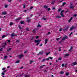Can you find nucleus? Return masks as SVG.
Here are the masks:
<instances>
[{
    "label": "nucleus",
    "instance_id": "1",
    "mask_svg": "<svg viewBox=\"0 0 77 77\" xmlns=\"http://www.w3.org/2000/svg\"><path fill=\"white\" fill-rule=\"evenodd\" d=\"M41 40H35V43H37L36 45H37V46H38V45L39 44V42H41Z\"/></svg>",
    "mask_w": 77,
    "mask_h": 77
},
{
    "label": "nucleus",
    "instance_id": "2",
    "mask_svg": "<svg viewBox=\"0 0 77 77\" xmlns=\"http://www.w3.org/2000/svg\"><path fill=\"white\" fill-rule=\"evenodd\" d=\"M68 36H66V35H65L64 37H63V38H62V40H61V42H62L63 41H65V39H68Z\"/></svg>",
    "mask_w": 77,
    "mask_h": 77
},
{
    "label": "nucleus",
    "instance_id": "3",
    "mask_svg": "<svg viewBox=\"0 0 77 77\" xmlns=\"http://www.w3.org/2000/svg\"><path fill=\"white\" fill-rule=\"evenodd\" d=\"M17 57H19V59H21V58L23 57L24 55H23V54H21L20 55H18L17 56Z\"/></svg>",
    "mask_w": 77,
    "mask_h": 77
},
{
    "label": "nucleus",
    "instance_id": "4",
    "mask_svg": "<svg viewBox=\"0 0 77 77\" xmlns=\"http://www.w3.org/2000/svg\"><path fill=\"white\" fill-rule=\"evenodd\" d=\"M77 65L76 62H74L71 64L72 66H75V65Z\"/></svg>",
    "mask_w": 77,
    "mask_h": 77
},
{
    "label": "nucleus",
    "instance_id": "5",
    "mask_svg": "<svg viewBox=\"0 0 77 77\" xmlns=\"http://www.w3.org/2000/svg\"><path fill=\"white\" fill-rule=\"evenodd\" d=\"M70 9H73L74 8V6L72 5V4H70Z\"/></svg>",
    "mask_w": 77,
    "mask_h": 77
},
{
    "label": "nucleus",
    "instance_id": "6",
    "mask_svg": "<svg viewBox=\"0 0 77 77\" xmlns=\"http://www.w3.org/2000/svg\"><path fill=\"white\" fill-rule=\"evenodd\" d=\"M44 54V52H41L40 51V52H39V53L37 54V55L38 56V55H42V54Z\"/></svg>",
    "mask_w": 77,
    "mask_h": 77
},
{
    "label": "nucleus",
    "instance_id": "7",
    "mask_svg": "<svg viewBox=\"0 0 77 77\" xmlns=\"http://www.w3.org/2000/svg\"><path fill=\"white\" fill-rule=\"evenodd\" d=\"M16 36V35L14 33H12L11 35V36L12 38H13L14 36Z\"/></svg>",
    "mask_w": 77,
    "mask_h": 77
},
{
    "label": "nucleus",
    "instance_id": "8",
    "mask_svg": "<svg viewBox=\"0 0 77 77\" xmlns=\"http://www.w3.org/2000/svg\"><path fill=\"white\" fill-rule=\"evenodd\" d=\"M26 19L27 20V22H30V21L31 20V19H29V17H27Z\"/></svg>",
    "mask_w": 77,
    "mask_h": 77
},
{
    "label": "nucleus",
    "instance_id": "9",
    "mask_svg": "<svg viewBox=\"0 0 77 77\" xmlns=\"http://www.w3.org/2000/svg\"><path fill=\"white\" fill-rule=\"evenodd\" d=\"M60 15L62 17H65V16L63 15V13H60Z\"/></svg>",
    "mask_w": 77,
    "mask_h": 77
},
{
    "label": "nucleus",
    "instance_id": "10",
    "mask_svg": "<svg viewBox=\"0 0 77 77\" xmlns=\"http://www.w3.org/2000/svg\"><path fill=\"white\" fill-rule=\"evenodd\" d=\"M22 18L21 17H20L18 19H16L15 20V21H16V22H17V21H18L19 20H20V19H21Z\"/></svg>",
    "mask_w": 77,
    "mask_h": 77
},
{
    "label": "nucleus",
    "instance_id": "11",
    "mask_svg": "<svg viewBox=\"0 0 77 77\" xmlns=\"http://www.w3.org/2000/svg\"><path fill=\"white\" fill-rule=\"evenodd\" d=\"M36 29H34L32 31L33 33H36Z\"/></svg>",
    "mask_w": 77,
    "mask_h": 77
},
{
    "label": "nucleus",
    "instance_id": "12",
    "mask_svg": "<svg viewBox=\"0 0 77 77\" xmlns=\"http://www.w3.org/2000/svg\"><path fill=\"white\" fill-rule=\"evenodd\" d=\"M45 44H47V42H48V39H45Z\"/></svg>",
    "mask_w": 77,
    "mask_h": 77
},
{
    "label": "nucleus",
    "instance_id": "13",
    "mask_svg": "<svg viewBox=\"0 0 77 77\" xmlns=\"http://www.w3.org/2000/svg\"><path fill=\"white\" fill-rule=\"evenodd\" d=\"M72 17H71V18L69 19V20H68V21L69 22V23H70V22H71V20H72Z\"/></svg>",
    "mask_w": 77,
    "mask_h": 77
},
{
    "label": "nucleus",
    "instance_id": "14",
    "mask_svg": "<svg viewBox=\"0 0 77 77\" xmlns=\"http://www.w3.org/2000/svg\"><path fill=\"white\" fill-rule=\"evenodd\" d=\"M43 7H44V8H45L46 9H47V8H48V6H47L46 5H45V6H43Z\"/></svg>",
    "mask_w": 77,
    "mask_h": 77
},
{
    "label": "nucleus",
    "instance_id": "15",
    "mask_svg": "<svg viewBox=\"0 0 77 77\" xmlns=\"http://www.w3.org/2000/svg\"><path fill=\"white\" fill-rule=\"evenodd\" d=\"M11 50H12V48H9L7 50V51H8V52H10V51H11Z\"/></svg>",
    "mask_w": 77,
    "mask_h": 77
},
{
    "label": "nucleus",
    "instance_id": "16",
    "mask_svg": "<svg viewBox=\"0 0 77 77\" xmlns=\"http://www.w3.org/2000/svg\"><path fill=\"white\" fill-rule=\"evenodd\" d=\"M21 24H24L25 22L24 21H21L20 22Z\"/></svg>",
    "mask_w": 77,
    "mask_h": 77
},
{
    "label": "nucleus",
    "instance_id": "17",
    "mask_svg": "<svg viewBox=\"0 0 77 77\" xmlns=\"http://www.w3.org/2000/svg\"><path fill=\"white\" fill-rule=\"evenodd\" d=\"M2 14L3 15H6V14H7V13H6V12L5 11L3 12Z\"/></svg>",
    "mask_w": 77,
    "mask_h": 77
},
{
    "label": "nucleus",
    "instance_id": "18",
    "mask_svg": "<svg viewBox=\"0 0 77 77\" xmlns=\"http://www.w3.org/2000/svg\"><path fill=\"white\" fill-rule=\"evenodd\" d=\"M69 28V27L68 26L66 28H65L64 30V31H65V30H67V29H68V28Z\"/></svg>",
    "mask_w": 77,
    "mask_h": 77
},
{
    "label": "nucleus",
    "instance_id": "19",
    "mask_svg": "<svg viewBox=\"0 0 77 77\" xmlns=\"http://www.w3.org/2000/svg\"><path fill=\"white\" fill-rule=\"evenodd\" d=\"M15 63H18L20 62V60H17V61H16L15 62Z\"/></svg>",
    "mask_w": 77,
    "mask_h": 77
},
{
    "label": "nucleus",
    "instance_id": "20",
    "mask_svg": "<svg viewBox=\"0 0 77 77\" xmlns=\"http://www.w3.org/2000/svg\"><path fill=\"white\" fill-rule=\"evenodd\" d=\"M56 18H61V16H56Z\"/></svg>",
    "mask_w": 77,
    "mask_h": 77
},
{
    "label": "nucleus",
    "instance_id": "21",
    "mask_svg": "<svg viewBox=\"0 0 77 77\" xmlns=\"http://www.w3.org/2000/svg\"><path fill=\"white\" fill-rule=\"evenodd\" d=\"M42 19H43V20H47L46 18H45L44 17H43V18H42Z\"/></svg>",
    "mask_w": 77,
    "mask_h": 77
},
{
    "label": "nucleus",
    "instance_id": "22",
    "mask_svg": "<svg viewBox=\"0 0 77 77\" xmlns=\"http://www.w3.org/2000/svg\"><path fill=\"white\" fill-rule=\"evenodd\" d=\"M41 27V25L39 24H38V25L37 26V27Z\"/></svg>",
    "mask_w": 77,
    "mask_h": 77
},
{
    "label": "nucleus",
    "instance_id": "23",
    "mask_svg": "<svg viewBox=\"0 0 77 77\" xmlns=\"http://www.w3.org/2000/svg\"><path fill=\"white\" fill-rule=\"evenodd\" d=\"M60 73L61 74H64V72L63 71L61 72H60Z\"/></svg>",
    "mask_w": 77,
    "mask_h": 77
},
{
    "label": "nucleus",
    "instance_id": "24",
    "mask_svg": "<svg viewBox=\"0 0 77 77\" xmlns=\"http://www.w3.org/2000/svg\"><path fill=\"white\" fill-rule=\"evenodd\" d=\"M69 54H66L65 55L64 57H65V56H69Z\"/></svg>",
    "mask_w": 77,
    "mask_h": 77
},
{
    "label": "nucleus",
    "instance_id": "25",
    "mask_svg": "<svg viewBox=\"0 0 77 77\" xmlns=\"http://www.w3.org/2000/svg\"><path fill=\"white\" fill-rule=\"evenodd\" d=\"M65 5H66V2H63V3L62 5H63V6H65Z\"/></svg>",
    "mask_w": 77,
    "mask_h": 77
},
{
    "label": "nucleus",
    "instance_id": "26",
    "mask_svg": "<svg viewBox=\"0 0 77 77\" xmlns=\"http://www.w3.org/2000/svg\"><path fill=\"white\" fill-rule=\"evenodd\" d=\"M18 27L20 30H21V29H22V28H21V26H18Z\"/></svg>",
    "mask_w": 77,
    "mask_h": 77
},
{
    "label": "nucleus",
    "instance_id": "27",
    "mask_svg": "<svg viewBox=\"0 0 77 77\" xmlns=\"http://www.w3.org/2000/svg\"><path fill=\"white\" fill-rule=\"evenodd\" d=\"M58 60H62V58L61 57H59L58 59Z\"/></svg>",
    "mask_w": 77,
    "mask_h": 77
},
{
    "label": "nucleus",
    "instance_id": "28",
    "mask_svg": "<svg viewBox=\"0 0 77 77\" xmlns=\"http://www.w3.org/2000/svg\"><path fill=\"white\" fill-rule=\"evenodd\" d=\"M72 28L73 29H75L76 28V27L75 26H72Z\"/></svg>",
    "mask_w": 77,
    "mask_h": 77
},
{
    "label": "nucleus",
    "instance_id": "29",
    "mask_svg": "<svg viewBox=\"0 0 77 77\" xmlns=\"http://www.w3.org/2000/svg\"><path fill=\"white\" fill-rule=\"evenodd\" d=\"M72 47H71L70 48V49L69 50V51H70L71 50H72Z\"/></svg>",
    "mask_w": 77,
    "mask_h": 77
},
{
    "label": "nucleus",
    "instance_id": "30",
    "mask_svg": "<svg viewBox=\"0 0 77 77\" xmlns=\"http://www.w3.org/2000/svg\"><path fill=\"white\" fill-rule=\"evenodd\" d=\"M50 53V52H49L48 53H47L46 54V56H47Z\"/></svg>",
    "mask_w": 77,
    "mask_h": 77
},
{
    "label": "nucleus",
    "instance_id": "31",
    "mask_svg": "<svg viewBox=\"0 0 77 77\" xmlns=\"http://www.w3.org/2000/svg\"><path fill=\"white\" fill-rule=\"evenodd\" d=\"M61 8H60L59 9H58V12H60L61 11Z\"/></svg>",
    "mask_w": 77,
    "mask_h": 77
},
{
    "label": "nucleus",
    "instance_id": "32",
    "mask_svg": "<svg viewBox=\"0 0 77 77\" xmlns=\"http://www.w3.org/2000/svg\"><path fill=\"white\" fill-rule=\"evenodd\" d=\"M44 61H45V59H43L42 61V62H44Z\"/></svg>",
    "mask_w": 77,
    "mask_h": 77
},
{
    "label": "nucleus",
    "instance_id": "33",
    "mask_svg": "<svg viewBox=\"0 0 77 77\" xmlns=\"http://www.w3.org/2000/svg\"><path fill=\"white\" fill-rule=\"evenodd\" d=\"M68 75H69V73H68L67 72L66 73V76H68Z\"/></svg>",
    "mask_w": 77,
    "mask_h": 77
},
{
    "label": "nucleus",
    "instance_id": "34",
    "mask_svg": "<svg viewBox=\"0 0 77 77\" xmlns=\"http://www.w3.org/2000/svg\"><path fill=\"white\" fill-rule=\"evenodd\" d=\"M5 37H6L5 35H3L2 37V38H4Z\"/></svg>",
    "mask_w": 77,
    "mask_h": 77
},
{
    "label": "nucleus",
    "instance_id": "35",
    "mask_svg": "<svg viewBox=\"0 0 77 77\" xmlns=\"http://www.w3.org/2000/svg\"><path fill=\"white\" fill-rule=\"evenodd\" d=\"M24 74V73H23L22 74H20V77H21V76H22V75H23Z\"/></svg>",
    "mask_w": 77,
    "mask_h": 77
},
{
    "label": "nucleus",
    "instance_id": "36",
    "mask_svg": "<svg viewBox=\"0 0 77 77\" xmlns=\"http://www.w3.org/2000/svg\"><path fill=\"white\" fill-rule=\"evenodd\" d=\"M26 31H29V28H26Z\"/></svg>",
    "mask_w": 77,
    "mask_h": 77
},
{
    "label": "nucleus",
    "instance_id": "37",
    "mask_svg": "<svg viewBox=\"0 0 77 77\" xmlns=\"http://www.w3.org/2000/svg\"><path fill=\"white\" fill-rule=\"evenodd\" d=\"M8 5H5V8H8Z\"/></svg>",
    "mask_w": 77,
    "mask_h": 77
},
{
    "label": "nucleus",
    "instance_id": "38",
    "mask_svg": "<svg viewBox=\"0 0 77 77\" xmlns=\"http://www.w3.org/2000/svg\"><path fill=\"white\" fill-rule=\"evenodd\" d=\"M25 77H30V75H26L25 76Z\"/></svg>",
    "mask_w": 77,
    "mask_h": 77
},
{
    "label": "nucleus",
    "instance_id": "39",
    "mask_svg": "<svg viewBox=\"0 0 77 77\" xmlns=\"http://www.w3.org/2000/svg\"><path fill=\"white\" fill-rule=\"evenodd\" d=\"M30 64H32V62H33V61L30 60Z\"/></svg>",
    "mask_w": 77,
    "mask_h": 77
},
{
    "label": "nucleus",
    "instance_id": "40",
    "mask_svg": "<svg viewBox=\"0 0 77 77\" xmlns=\"http://www.w3.org/2000/svg\"><path fill=\"white\" fill-rule=\"evenodd\" d=\"M55 9H56V8H55V7H54L52 8L53 10H55Z\"/></svg>",
    "mask_w": 77,
    "mask_h": 77
},
{
    "label": "nucleus",
    "instance_id": "41",
    "mask_svg": "<svg viewBox=\"0 0 77 77\" xmlns=\"http://www.w3.org/2000/svg\"><path fill=\"white\" fill-rule=\"evenodd\" d=\"M12 24H13V23H12V22L10 23V26H11V25H12Z\"/></svg>",
    "mask_w": 77,
    "mask_h": 77
},
{
    "label": "nucleus",
    "instance_id": "42",
    "mask_svg": "<svg viewBox=\"0 0 77 77\" xmlns=\"http://www.w3.org/2000/svg\"><path fill=\"white\" fill-rule=\"evenodd\" d=\"M59 39H60V38H56V40L57 41H59Z\"/></svg>",
    "mask_w": 77,
    "mask_h": 77
},
{
    "label": "nucleus",
    "instance_id": "43",
    "mask_svg": "<svg viewBox=\"0 0 77 77\" xmlns=\"http://www.w3.org/2000/svg\"><path fill=\"white\" fill-rule=\"evenodd\" d=\"M43 68V66H41L40 67V69H41V68Z\"/></svg>",
    "mask_w": 77,
    "mask_h": 77
},
{
    "label": "nucleus",
    "instance_id": "44",
    "mask_svg": "<svg viewBox=\"0 0 77 77\" xmlns=\"http://www.w3.org/2000/svg\"><path fill=\"white\" fill-rule=\"evenodd\" d=\"M71 35H72V32L69 35V36H71Z\"/></svg>",
    "mask_w": 77,
    "mask_h": 77
},
{
    "label": "nucleus",
    "instance_id": "45",
    "mask_svg": "<svg viewBox=\"0 0 77 77\" xmlns=\"http://www.w3.org/2000/svg\"><path fill=\"white\" fill-rule=\"evenodd\" d=\"M33 8V7H31L29 8V9H32Z\"/></svg>",
    "mask_w": 77,
    "mask_h": 77
},
{
    "label": "nucleus",
    "instance_id": "46",
    "mask_svg": "<svg viewBox=\"0 0 77 77\" xmlns=\"http://www.w3.org/2000/svg\"><path fill=\"white\" fill-rule=\"evenodd\" d=\"M61 47H60L59 49V51H61Z\"/></svg>",
    "mask_w": 77,
    "mask_h": 77
},
{
    "label": "nucleus",
    "instance_id": "47",
    "mask_svg": "<svg viewBox=\"0 0 77 77\" xmlns=\"http://www.w3.org/2000/svg\"><path fill=\"white\" fill-rule=\"evenodd\" d=\"M64 11H65V10H63L61 11L60 13H62L63 12H64Z\"/></svg>",
    "mask_w": 77,
    "mask_h": 77
},
{
    "label": "nucleus",
    "instance_id": "48",
    "mask_svg": "<svg viewBox=\"0 0 77 77\" xmlns=\"http://www.w3.org/2000/svg\"><path fill=\"white\" fill-rule=\"evenodd\" d=\"M3 51V48H1L0 50V51Z\"/></svg>",
    "mask_w": 77,
    "mask_h": 77
},
{
    "label": "nucleus",
    "instance_id": "49",
    "mask_svg": "<svg viewBox=\"0 0 77 77\" xmlns=\"http://www.w3.org/2000/svg\"><path fill=\"white\" fill-rule=\"evenodd\" d=\"M73 17H77V14H75V15H74Z\"/></svg>",
    "mask_w": 77,
    "mask_h": 77
},
{
    "label": "nucleus",
    "instance_id": "50",
    "mask_svg": "<svg viewBox=\"0 0 77 77\" xmlns=\"http://www.w3.org/2000/svg\"><path fill=\"white\" fill-rule=\"evenodd\" d=\"M66 66H67V64L66 63L64 65V66H65V67H66Z\"/></svg>",
    "mask_w": 77,
    "mask_h": 77
},
{
    "label": "nucleus",
    "instance_id": "51",
    "mask_svg": "<svg viewBox=\"0 0 77 77\" xmlns=\"http://www.w3.org/2000/svg\"><path fill=\"white\" fill-rule=\"evenodd\" d=\"M62 29V28H60V29H59V31H60V32H61Z\"/></svg>",
    "mask_w": 77,
    "mask_h": 77
},
{
    "label": "nucleus",
    "instance_id": "52",
    "mask_svg": "<svg viewBox=\"0 0 77 77\" xmlns=\"http://www.w3.org/2000/svg\"><path fill=\"white\" fill-rule=\"evenodd\" d=\"M73 29L72 27H71V28H70V30H72Z\"/></svg>",
    "mask_w": 77,
    "mask_h": 77
},
{
    "label": "nucleus",
    "instance_id": "53",
    "mask_svg": "<svg viewBox=\"0 0 77 77\" xmlns=\"http://www.w3.org/2000/svg\"><path fill=\"white\" fill-rule=\"evenodd\" d=\"M16 42H19V40H17L16 41Z\"/></svg>",
    "mask_w": 77,
    "mask_h": 77
},
{
    "label": "nucleus",
    "instance_id": "54",
    "mask_svg": "<svg viewBox=\"0 0 77 77\" xmlns=\"http://www.w3.org/2000/svg\"><path fill=\"white\" fill-rule=\"evenodd\" d=\"M49 59H53V57H49Z\"/></svg>",
    "mask_w": 77,
    "mask_h": 77
},
{
    "label": "nucleus",
    "instance_id": "55",
    "mask_svg": "<svg viewBox=\"0 0 77 77\" xmlns=\"http://www.w3.org/2000/svg\"><path fill=\"white\" fill-rule=\"evenodd\" d=\"M2 75H5V73H4V72H2Z\"/></svg>",
    "mask_w": 77,
    "mask_h": 77
},
{
    "label": "nucleus",
    "instance_id": "56",
    "mask_svg": "<svg viewBox=\"0 0 77 77\" xmlns=\"http://www.w3.org/2000/svg\"><path fill=\"white\" fill-rule=\"evenodd\" d=\"M23 8H26V5H25L24 4L23 5Z\"/></svg>",
    "mask_w": 77,
    "mask_h": 77
},
{
    "label": "nucleus",
    "instance_id": "57",
    "mask_svg": "<svg viewBox=\"0 0 77 77\" xmlns=\"http://www.w3.org/2000/svg\"><path fill=\"white\" fill-rule=\"evenodd\" d=\"M7 58H8V57H7V56H5L4 57V58L5 59H7Z\"/></svg>",
    "mask_w": 77,
    "mask_h": 77
},
{
    "label": "nucleus",
    "instance_id": "58",
    "mask_svg": "<svg viewBox=\"0 0 77 77\" xmlns=\"http://www.w3.org/2000/svg\"><path fill=\"white\" fill-rule=\"evenodd\" d=\"M47 71H48V70H45L44 71V72H47Z\"/></svg>",
    "mask_w": 77,
    "mask_h": 77
},
{
    "label": "nucleus",
    "instance_id": "59",
    "mask_svg": "<svg viewBox=\"0 0 77 77\" xmlns=\"http://www.w3.org/2000/svg\"><path fill=\"white\" fill-rule=\"evenodd\" d=\"M36 39H38L39 38V36H37L36 37Z\"/></svg>",
    "mask_w": 77,
    "mask_h": 77
},
{
    "label": "nucleus",
    "instance_id": "60",
    "mask_svg": "<svg viewBox=\"0 0 77 77\" xmlns=\"http://www.w3.org/2000/svg\"><path fill=\"white\" fill-rule=\"evenodd\" d=\"M50 9H50V8H48V11H50Z\"/></svg>",
    "mask_w": 77,
    "mask_h": 77
},
{
    "label": "nucleus",
    "instance_id": "61",
    "mask_svg": "<svg viewBox=\"0 0 77 77\" xmlns=\"http://www.w3.org/2000/svg\"><path fill=\"white\" fill-rule=\"evenodd\" d=\"M5 45H3L2 46V47H4V48H5Z\"/></svg>",
    "mask_w": 77,
    "mask_h": 77
},
{
    "label": "nucleus",
    "instance_id": "62",
    "mask_svg": "<svg viewBox=\"0 0 77 77\" xmlns=\"http://www.w3.org/2000/svg\"><path fill=\"white\" fill-rule=\"evenodd\" d=\"M23 12H27V10H25V11H23Z\"/></svg>",
    "mask_w": 77,
    "mask_h": 77
},
{
    "label": "nucleus",
    "instance_id": "63",
    "mask_svg": "<svg viewBox=\"0 0 77 77\" xmlns=\"http://www.w3.org/2000/svg\"><path fill=\"white\" fill-rule=\"evenodd\" d=\"M5 69H6V68H2V70H5Z\"/></svg>",
    "mask_w": 77,
    "mask_h": 77
},
{
    "label": "nucleus",
    "instance_id": "64",
    "mask_svg": "<svg viewBox=\"0 0 77 77\" xmlns=\"http://www.w3.org/2000/svg\"><path fill=\"white\" fill-rule=\"evenodd\" d=\"M42 44H41L39 45V46H40V47H42Z\"/></svg>",
    "mask_w": 77,
    "mask_h": 77
}]
</instances>
